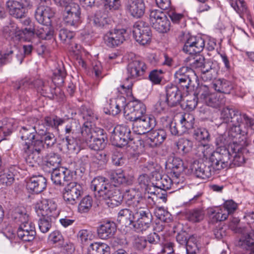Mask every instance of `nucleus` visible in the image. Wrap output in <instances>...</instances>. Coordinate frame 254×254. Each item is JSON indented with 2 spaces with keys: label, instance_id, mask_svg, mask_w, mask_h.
Wrapping results in <instances>:
<instances>
[{
  "label": "nucleus",
  "instance_id": "46",
  "mask_svg": "<svg viewBox=\"0 0 254 254\" xmlns=\"http://www.w3.org/2000/svg\"><path fill=\"white\" fill-rule=\"evenodd\" d=\"M192 142L187 139L181 138L176 143L178 152L182 155L189 153L191 149Z\"/></svg>",
  "mask_w": 254,
  "mask_h": 254
},
{
  "label": "nucleus",
  "instance_id": "25",
  "mask_svg": "<svg viewBox=\"0 0 254 254\" xmlns=\"http://www.w3.org/2000/svg\"><path fill=\"white\" fill-rule=\"evenodd\" d=\"M4 36L14 44H18L21 39V30L14 22H10L3 27Z\"/></svg>",
  "mask_w": 254,
  "mask_h": 254
},
{
  "label": "nucleus",
  "instance_id": "26",
  "mask_svg": "<svg viewBox=\"0 0 254 254\" xmlns=\"http://www.w3.org/2000/svg\"><path fill=\"white\" fill-rule=\"evenodd\" d=\"M191 171L196 177L202 179L210 178L214 172V169L211 165H206L203 163H194Z\"/></svg>",
  "mask_w": 254,
  "mask_h": 254
},
{
  "label": "nucleus",
  "instance_id": "22",
  "mask_svg": "<svg viewBox=\"0 0 254 254\" xmlns=\"http://www.w3.org/2000/svg\"><path fill=\"white\" fill-rule=\"evenodd\" d=\"M75 123H70L67 124L64 128L65 143L67 149L75 153H77L79 150V147L75 140V129L74 125Z\"/></svg>",
  "mask_w": 254,
  "mask_h": 254
},
{
  "label": "nucleus",
  "instance_id": "18",
  "mask_svg": "<svg viewBox=\"0 0 254 254\" xmlns=\"http://www.w3.org/2000/svg\"><path fill=\"white\" fill-rule=\"evenodd\" d=\"M147 69L145 64L142 61L135 59L129 62L127 66L128 78H141Z\"/></svg>",
  "mask_w": 254,
  "mask_h": 254
},
{
  "label": "nucleus",
  "instance_id": "29",
  "mask_svg": "<svg viewBox=\"0 0 254 254\" xmlns=\"http://www.w3.org/2000/svg\"><path fill=\"white\" fill-rule=\"evenodd\" d=\"M116 231V224L111 221L104 222L97 229L98 235L102 239H107L112 237Z\"/></svg>",
  "mask_w": 254,
  "mask_h": 254
},
{
  "label": "nucleus",
  "instance_id": "64",
  "mask_svg": "<svg viewBox=\"0 0 254 254\" xmlns=\"http://www.w3.org/2000/svg\"><path fill=\"white\" fill-rule=\"evenodd\" d=\"M112 160L113 163L117 166H122L126 161L123 154L117 150L114 152Z\"/></svg>",
  "mask_w": 254,
  "mask_h": 254
},
{
  "label": "nucleus",
  "instance_id": "16",
  "mask_svg": "<svg viewBox=\"0 0 254 254\" xmlns=\"http://www.w3.org/2000/svg\"><path fill=\"white\" fill-rule=\"evenodd\" d=\"M41 5L37 8L35 16L37 21L41 24H51V18L55 14L54 11L49 6L44 5L48 4L50 0H40Z\"/></svg>",
  "mask_w": 254,
  "mask_h": 254
},
{
  "label": "nucleus",
  "instance_id": "49",
  "mask_svg": "<svg viewBox=\"0 0 254 254\" xmlns=\"http://www.w3.org/2000/svg\"><path fill=\"white\" fill-rule=\"evenodd\" d=\"M101 136L98 137H94L91 142L88 145L90 148L94 150H102L106 145V142L103 135V130H100Z\"/></svg>",
  "mask_w": 254,
  "mask_h": 254
},
{
  "label": "nucleus",
  "instance_id": "23",
  "mask_svg": "<svg viewBox=\"0 0 254 254\" xmlns=\"http://www.w3.org/2000/svg\"><path fill=\"white\" fill-rule=\"evenodd\" d=\"M179 86L168 84L166 86V99L170 107H174L180 103L182 96Z\"/></svg>",
  "mask_w": 254,
  "mask_h": 254
},
{
  "label": "nucleus",
  "instance_id": "20",
  "mask_svg": "<svg viewBox=\"0 0 254 254\" xmlns=\"http://www.w3.org/2000/svg\"><path fill=\"white\" fill-rule=\"evenodd\" d=\"M47 187V180L42 175L33 176L27 181L26 188L30 192L39 193Z\"/></svg>",
  "mask_w": 254,
  "mask_h": 254
},
{
  "label": "nucleus",
  "instance_id": "45",
  "mask_svg": "<svg viewBox=\"0 0 254 254\" xmlns=\"http://www.w3.org/2000/svg\"><path fill=\"white\" fill-rule=\"evenodd\" d=\"M64 123V120L57 116H47L44 119V123L48 128L58 129L59 126L62 125Z\"/></svg>",
  "mask_w": 254,
  "mask_h": 254
},
{
  "label": "nucleus",
  "instance_id": "42",
  "mask_svg": "<svg viewBox=\"0 0 254 254\" xmlns=\"http://www.w3.org/2000/svg\"><path fill=\"white\" fill-rule=\"evenodd\" d=\"M199 239L194 235L189 237L185 246L187 254H195L199 251Z\"/></svg>",
  "mask_w": 254,
  "mask_h": 254
},
{
  "label": "nucleus",
  "instance_id": "61",
  "mask_svg": "<svg viewBox=\"0 0 254 254\" xmlns=\"http://www.w3.org/2000/svg\"><path fill=\"white\" fill-rule=\"evenodd\" d=\"M81 133V140L85 142L88 146L94 137L91 128L87 126H85L82 127Z\"/></svg>",
  "mask_w": 254,
  "mask_h": 254
},
{
  "label": "nucleus",
  "instance_id": "12",
  "mask_svg": "<svg viewBox=\"0 0 254 254\" xmlns=\"http://www.w3.org/2000/svg\"><path fill=\"white\" fill-rule=\"evenodd\" d=\"M130 121L133 122V131L139 135L148 133L155 125V119L151 115L143 116L142 118Z\"/></svg>",
  "mask_w": 254,
  "mask_h": 254
},
{
  "label": "nucleus",
  "instance_id": "21",
  "mask_svg": "<svg viewBox=\"0 0 254 254\" xmlns=\"http://www.w3.org/2000/svg\"><path fill=\"white\" fill-rule=\"evenodd\" d=\"M51 180L57 185H64V182L70 181L72 179V174L70 171L63 168H52Z\"/></svg>",
  "mask_w": 254,
  "mask_h": 254
},
{
  "label": "nucleus",
  "instance_id": "52",
  "mask_svg": "<svg viewBox=\"0 0 254 254\" xmlns=\"http://www.w3.org/2000/svg\"><path fill=\"white\" fill-rule=\"evenodd\" d=\"M193 137L198 141L208 142L210 135L208 130L205 128H198L194 130Z\"/></svg>",
  "mask_w": 254,
  "mask_h": 254
},
{
  "label": "nucleus",
  "instance_id": "27",
  "mask_svg": "<svg viewBox=\"0 0 254 254\" xmlns=\"http://www.w3.org/2000/svg\"><path fill=\"white\" fill-rule=\"evenodd\" d=\"M146 143L151 147H156L164 141L166 138V133L164 129L153 130L147 133Z\"/></svg>",
  "mask_w": 254,
  "mask_h": 254
},
{
  "label": "nucleus",
  "instance_id": "35",
  "mask_svg": "<svg viewBox=\"0 0 254 254\" xmlns=\"http://www.w3.org/2000/svg\"><path fill=\"white\" fill-rule=\"evenodd\" d=\"M124 197L127 200V203L129 207V209H131V204H132L134 203L135 205H137L143 202V199L139 196V192L134 189L126 190L123 195Z\"/></svg>",
  "mask_w": 254,
  "mask_h": 254
},
{
  "label": "nucleus",
  "instance_id": "50",
  "mask_svg": "<svg viewBox=\"0 0 254 254\" xmlns=\"http://www.w3.org/2000/svg\"><path fill=\"white\" fill-rule=\"evenodd\" d=\"M62 161L60 155L57 153L51 152L46 156V165L52 168H58Z\"/></svg>",
  "mask_w": 254,
  "mask_h": 254
},
{
  "label": "nucleus",
  "instance_id": "14",
  "mask_svg": "<svg viewBox=\"0 0 254 254\" xmlns=\"http://www.w3.org/2000/svg\"><path fill=\"white\" fill-rule=\"evenodd\" d=\"M80 11L79 6L71 3L66 7L64 14V21L68 26L76 28L80 23Z\"/></svg>",
  "mask_w": 254,
  "mask_h": 254
},
{
  "label": "nucleus",
  "instance_id": "63",
  "mask_svg": "<svg viewBox=\"0 0 254 254\" xmlns=\"http://www.w3.org/2000/svg\"><path fill=\"white\" fill-rule=\"evenodd\" d=\"M74 36V33L66 29H63L60 31L59 37L61 40L67 44H70L71 40Z\"/></svg>",
  "mask_w": 254,
  "mask_h": 254
},
{
  "label": "nucleus",
  "instance_id": "24",
  "mask_svg": "<svg viewBox=\"0 0 254 254\" xmlns=\"http://www.w3.org/2000/svg\"><path fill=\"white\" fill-rule=\"evenodd\" d=\"M34 87L37 88L38 92L41 94L42 92H45L47 90V87H49V83L47 82H44L41 79H37L33 83V80L26 78L20 81L19 86L16 87L17 89L25 90L27 88H32Z\"/></svg>",
  "mask_w": 254,
  "mask_h": 254
},
{
  "label": "nucleus",
  "instance_id": "40",
  "mask_svg": "<svg viewBox=\"0 0 254 254\" xmlns=\"http://www.w3.org/2000/svg\"><path fill=\"white\" fill-rule=\"evenodd\" d=\"M66 76V71L63 64H59L54 70L52 81L57 86L62 85Z\"/></svg>",
  "mask_w": 254,
  "mask_h": 254
},
{
  "label": "nucleus",
  "instance_id": "3",
  "mask_svg": "<svg viewBox=\"0 0 254 254\" xmlns=\"http://www.w3.org/2000/svg\"><path fill=\"white\" fill-rule=\"evenodd\" d=\"M90 188L94 191L95 197L104 199L107 205L114 207L120 205L123 199V195L115 186L109 184L104 177H97L91 182Z\"/></svg>",
  "mask_w": 254,
  "mask_h": 254
},
{
  "label": "nucleus",
  "instance_id": "15",
  "mask_svg": "<svg viewBox=\"0 0 254 254\" xmlns=\"http://www.w3.org/2000/svg\"><path fill=\"white\" fill-rule=\"evenodd\" d=\"M133 37L140 45L149 44L151 39L152 34L150 28L145 26L142 22L136 23L133 29Z\"/></svg>",
  "mask_w": 254,
  "mask_h": 254
},
{
  "label": "nucleus",
  "instance_id": "10",
  "mask_svg": "<svg viewBox=\"0 0 254 254\" xmlns=\"http://www.w3.org/2000/svg\"><path fill=\"white\" fill-rule=\"evenodd\" d=\"M34 208L39 216L55 219L60 214L56 203L51 199H42L38 200L35 204Z\"/></svg>",
  "mask_w": 254,
  "mask_h": 254
},
{
  "label": "nucleus",
  "instance_id": "36",
  "mask_svg": "<svg viewBox=\"0 0 254 254\" xmlns=\"http://www.w3.org/2000/svg\"><path fill=\"white\" fill-rule=\"evenodd\" d=\"M213 88L219 93L229 94L233 88L231 82L225 79L216 80L212 84Z\"/></svg>",
  "mask_w": 254,
  "mask_h": 254
},
{
  "label": "nucleus",
  "instance_id": "5",
  "mask_svg": "<svg viewBox=\"0 0 254 254\" xmlns=\"http://www.w3.org/2000/svg\"><path fill=\"white\" fill-rule=\"evenodd\" d=\"M44 147L42 139H39L37 136L30 142L22 144V149L26 154L25 161L27 165L30 167H35L39 164L41 160V152Z\"/></svg>",
  "mask_w": 254,
  "mask_h": 254
},
{
  "label": "nucleus",
  "instance_id": "57",
  "mask_svg": "<svg viewBox=\"0 0 254 254\" xmlns=\"http://www.w3.org/2000/svg\"><path fill=\"white\" fill-rule=\"evenodd\" d=\"M168 106H170L169 103L166 100L165 96L163 95L160 97L158 102L155 105L154 110L157 113L161 114L167 111Z\"/></svg>",
  "mask_w": 254,
  "mask_h": 254
},
{
  "label": "nucleus",
  "instance_id": "8",
  "mask_svg": "<svg viewBox=\"0 0 254 254\" xmlns=\"http://www.w3.org/2000/svg\"><path fill=\"white\" fill-rule=\"evenodd\" d=\"M175 82L178 86L187 93L190 88L193 87V80L196 79V74L191 68L183 66L176 72Z\"/></svg>",
  "mask_w": 254,
  "mask_h": 254
},
{
  "label": "nucleus",
  "instance_id": "33",
  "mask_svg": "<svg viewBox=\"0 0 254 254\" xmlns=\"http://www.w3.org/2000/svg\"><path fill=\"white\" fill-rule=\"evenodd\" d=\"M110 179L114 183L113 186L121 184L130 185L132 182V177L127 176L121 170L112 171L110 173Z\"/></svg>",
  "mask_w": 254,
  "mask_h": 254
},
{
  "label": "nucleus",
  "instance_id": "44",
  "mask_svg": "<svg viewBox=\"0 0 254 254\" xmlns=\"http://www.w3.org/2000/svg\"><path fill=\"white\" fill-rule=\"evenodd\" d=\"M194 118L190 114H185L182 115L180 120L182 127V132H185L187 130L192 128L194 125Z\"/></svg>",
  "mask_w": 254,
  "mask_h": 254
},
{
  "label": "nucleus",
  "instance_id": "37",
  "mask_svg": "<svg viewBox=\"0 0 254 254\" xmlns=\"http://www.w3.org/2000/svg\"><path fill=\"white\" fill-rule=\"evenodd\" d=\"M35 35L43 40L51 39L53 36L54 31L50 24H42L35 29Z\"/></svg>",
  "mask_w": 254,
  "mask_h": 254
},
{
  "label": "nucleus",
  "instance_id": "31",
  "mask_svg": "<svg viewBox=\"0 0 254 254\" xmlns=\"http://www.w3.org/2000/svg\"><path fill=\"white\" fill-rule=\"evenodd\" d=\"M207 213L209 217V223L212 224L224 221L228 217L226 210L221 207L209 208L207 209Z\"/></svg>",
  "mask_w": 254,
  "mask_h": 254
},
{
  "label": "nucleus",
  "instance_id": "9",
  "mask_svg": "<svg viewBox=\"0 0 254 254\" xmlns=\"http://www.w3.org/2000/svg\"><path fill=\"white\" fill-rule=\"evenodd\" d=\"M18 219L21 223L17 230L18 238L24 242L33 241L36 236L34 224L28 221V216L26 214H19Z\"/></svg>",
  "mask_w": 254,
  "mask_h": 254
},
{
  "label": "nucleus",
  "instance_id": "39",
  "mask_svg": "<svg viewBox=\"0 0 254 254\" xmlns=\"http://www.w3.org/2000/svg\"><path fill=\"white\" fill-rule=\"evenodd\" d=\"M36 133L35 127L29 126L23 127L19 131L20 137L25 142H30L34 139Z\"/></svg>",
  "mask_w": 254,
  "mask_h": 254
},
{
  "label": "nucleus",
  "instance_id": "38",
  "mask_svg": "<svg viewBox=\"0 0 254 254\" xmlns=\"http://www.w3.org/2000/svg\"><path fill=\"white\" fill-rule=\"evenodd\" d=\"M110 250L106 244L96 242L90 245L87 254H110Z\"/></svg>",
  "mask_w": 254,
  "mask_h": 254
},
{
  "label": "nucleus",
  "instance_id": "47",
  "mask_svg": "<svg viewBox=\"0 0 254 254\" xmlns=\"http://www.w3.org/2000/svg\"><path fill=\"white\" fill-rule=\"evenodd\" d=\"M229 3L233 8L241 17L242 15L247 13V6L243 0H229Z\"/></svg>",
  "mask_w": 254,
  "mask_h": 254
},
{
  "label": "nucleus",
  "instance_id": "60",
  "mask_svg": "<svg viewBox=\"0 0 254 254\" xmlns=\"http://www.w3.org/2000/svg\"><path fill=\"white\" fill-rule=\"evenodd\" d=\"M35 35L34 27H26L21 30V40L27 42H32Z\"/></svg>",
  "mask_w": 254,
  "mask_h": 254
},
{
  "label": "nucleus",
  "instance_id": "4",
  "mask_svg": "<svg viewBox=\"0 0 254 254\" xmlns=\"http://www.w3.org/2000/svg\"><path fill=\"white\" fill-rule=\"evenodd\" d=\"M221 118L230 127V133L234 137L246 133L249 127H254V119L239 110L224 108L221 111Z\"/></svg>",
  "mask_w": 254,
  "mask_h": 254
},
{
  "label": "nucleus",
  "instance_id": "17",
  "mask_svg": "<svg viewBox=\"0 0 254 254\" xmlns=\"http://www.w3.org/2000/svg\"><path fill=\"white\" fill-rule=\"evenodd\" d=\"M126 30L124 29H114L107 32L103 37L106 45L109 47H115L122 44L125 40Z\"/></svg>",
  "mask_w": 254,
  "mask_h": 254
},
{
  "label": "nucleus",
  "instance_id": "43",
  "mask_svg": "<svg viewBox=\"0 0 254 254\" xmlns=\"http://www.w3.org/2000/svg\"><path fill=\"white\" fill-rule=\"evenodd\" d=\"M205 211L202 208H195L190 210L187 214L188 220L192 223H198L203 220Z\"/></svg>",
  "mask_w": 254,
  "mask_h": 254
},
{
  "label": "nucleus",
  "instance_id": "11",
  "mask_svg": "<svg viewBox=\"0 0 254 254\" xmlns=\"http://www.w3.org/2000/svg\"><path fill=\"white\" fill-rule=\"evenodd\" d=\"M149 115L146 114V106L139 100L130 101L125 107L124 117L127 120H134L143 116Z\"/></svg>",
  "mask_w": 254,
  "mask_h": 254
},
{
  "label": "nucleus",
  "instance_id": "54",
  "mask_svg": "<svg viewBox=\"0 0 254 254\" xmlns=\"http://www.w3.org/2000/svg\"><path fill=\"white\" fill-rule=\"evenodd\" d=\"M198 152L199 156L206 159L209 158L210 161V157L212 154L215 152L213 150V147L212 145L208 144H200L198 147Z\"/></svg>",
  "mask_w": 254,
  "mask_h": 254
},
{
  "label": "nucleus",
  "instance_id": "30",
  "mask_svg": "<svg viewBox=\"0 0 254 254\" xmlns=\"http://www.w3.org/2000/svg\"><path fill=\"white\" fill-rule=\"evenodd\" d=\"M128 12L134 17L140 18L143 15L145 5L143 0H132L127 6Z\"/></svg>",
  "mask_w": 254,
  "mask_h": 254
},
{
  "label": "nucleus",
  "instance_id": "7",
  "mask_svg": "<svg viewBox=\"0 0 254 254\" xmlns=\"http://www.w3.org/2000/svg\"><path fill=\"white\" fill-rule=\"evenodd\" d=\"M197 100L206 105L217 108L224 104L225 101L219 93L212 92L206 85H201L198 89Z\"/></svg>",
  "mask_w": 254,
  "mask_h": 254
},
{
  "label": "nucleus",
  "instance_id": "56",
  "mask_svg": "<svg viewBox=\"0 0 254 254\" xmlns=\"http://www.w3.org/2000/svg\"><path fill=\"white\" fill-rule=\"evenodd\" d=\"M53 218L43 217L38 221V226L40 231L43 233L48 232L52 227V222Z\"/></svg>",
  "mask_w": 254,
  "mask_h": 254
},
{
  "label": "nucleus",
  "instance_id": "32",
  "mask_svg": "<svg viewBox=\"0 0 254 254\" xmlns=\"http://www.w3.org/2000/svg\"><path fill=\"white\" fill-rule=\"evenodd\" d=\"M68 49L71 54L74 57L75 65L86 69L87 68L86 62L81 56L82 52L81 46L73 41H71L69 44Z\"/></svg>",
  "mask_w": 254,
  "mask_h": 254
},
{
  "label": "nucleus",
  "instance_id": "34",
  "mask_svg": "<svg viewBox=\"0 0 254 254\" xmlns=\"http://www.w3.org/2000/svg\"><path fill=\"white\" fill-rule=\"evenodd\" d=\"M126 105V99L125 97L122 96L111 100L108 113L110 114L115 116L120 113L122 109H123V112L124 113V109Z\"/></svg>",
  "mask_w": 254,
  "mask_h": 254
},
{
  "label": "nucleus",
  "instance_id": "28",
  "mask_svg": "<svg viewBox=\"0 0 254 254\" xmlns=\"http://www.w3.org/2000/svg\"><path fill=\"white\" fill-rule=\"evenodd\" d=\"M6 6L10 15L16 18H22L26 13V9L23 4L13 0L6 2Z\"/></svg>",
  "mask_w": 254,
  "mask_h": 254
},
{
  "label": "nucleus",
  "instance_id": "51",
  "mask_svg": "<svg viewBox=\"0 0 254 254\" xmlns=\"http://www.w3.org/2000/svg\"><path fill=\"white\" fill-rule=\"evenodd\" d=\"M42 132L39 130V135L41 136V139L46 145L47 148L52 147L56 142L57 139L53 133L47 132L46 131L42 130Z\"/></svg>",
  "mask_w": 254,
  "mask_h": 254
},
{
  "label": "nucleus",
  "instance_id": "1",
  "mask_svg": "<svg viewBox=\"0 0 254 254\" xmlns=\"http://www.w3.org/2000/svg\"><path fill=\"white\" fill-rule=\"evenodd\" d=\"M118 219L126 225H132L137 232L146 231L152 220V214L143 202L135 205L131 204V209H123L118 213Z\"/></svg>",
  "mask_w": 254,
  "mask_h": 254
},
{
  "label": "nucleus",
  "instance_id": "2",
  "mask_svg": "<svg viewBox=\"0 0 254 254\" xmlns=\"http://www.w3.org/2000/svg\"><path fill=\"white\" fill-rule=\"evenodd\" d=\"M244 147L236 142H233L226 147L217 149L210 157L211 166L214 170H220L227 168L231 164L230 156L233 158L232 163L235 166H241L245 162L243 151Z\"/></svg>",
  "mask_w": 254,
  "mask_h": 254
},
{
  "label": "nucleus",
  "instance_id": "62",
  "mask_svg": "<svg viewBox=\"0 0 254 254\" xmlns=\"http://www.w3.org/2000/svg\"><path fill=\"white\" fill-rule=\"evenodd\" d=\"M201 72V78L205 81H210L216 78L217 75V69L211 67L209 69H203Z\"/></svg>",
  "mask_w": 254,
  "mask_h": 254
},
{
  "label": "nucleus",
  "instance_id": "13",
  "mask_svg": "<svg viewBox=\"0 0 254 254\" xmlns=\"http://www.w3.org/2000/svg\"><path fill=\"white\" fill-rule=\"evenodd\" d=\"M81 186L76 182L69 183L64 189L63 196L67 204L74 205L82 193Z\"/></svg>",
  "mask_w": 254,
  "mask_h": 254
},
{
  "label": "nucleus",
  "instance_id": "41",
  "mask_svg": "<svg viewBox=\"0 0 254 254\" xmlns=\"http://www.w3.org/2000/svg\"><path fill=\"white\" fill-rule=\"evenodd\" d=\"M241 247L246 250L254 249V232L251 231L249 233L243 235L239 241Z\"/></svg>",
  "mask_w": 254,
  "mask_h": 254
},
{
  "label": "nucleus",
  "instance_id": "59",
  "mask_svg": "<svg viewBox=\"0 0 254 254\" xmlns=\"http://www.w3.org/2000/svg\"><path fill=\"white\" fill-rule=\"evenodd\" d=\"M166 15L164 12L159 9H152L150 10L149 15V20L150 24L154 25L155 23L164 18Z\"/></svg>",
  "mask_w": 254,
  "mask_h": 254
},
{
  "label": "nucleus",
  "instance_id": "19",
  "mask_svg": "<svg viewBox=\"0 0 254 254\" xmlns=\"http://www.w3.org/2000/svg\"><path fill=\"white\" fill-rule=\"evenodd\" d=\"M204 46L205 42L202 38L190 36L185 42L183 51L187 54L194 55L202 51Z\"/></svg>",
  "mask_w": 254,
  "mask_h": 254
},
{
  "label": "nucleus",
  "instance_id": "58",
  "mask_svg": "<svg viewBox=\"0 0 254 254\" xmlns=\"http://www.w3.org/2000/svg\"><path fill=\"white\" fill-rule=\"evenodd\" d=\"M92 199L89 196L83 197L78 204V210L81 213L88 212L92 206Z\"/></svg>",
  "mask_w": 254,
  "mask_h": 254
},
{
  "label": "nucleus",
  "instance_id": "6",
  "mask_svg": "<svg viewBox=\"0 0 254 254\" xmlns=\"http://www.w3.org/2000/svg\"><path fill=\"white\" fill-rule=\"evenodd\" d=\"M130 133V128L127 126L118 125L112 132L111 140L115 146L120 147L126 146L127 148L130 147L131 149L134 151L135 149L132 146L133 142Z\"/></svg>",
  "mask_w": 254,
  "mask_h": 254
},
{
  "label": "nucleus",
  "instance_id": "55",
  "mask_svg": "<svg viewBox=\"0 0 254 254\" xmlns=\"http://www.w3.org/2000/svg\"><path fill=\"white\" fill-rule=\"evenodd\" d=\"M155 186L161 190H167L172 187V181L171 178L167 175L163 176L157 181Z\"/></svg>",
  "mask_w": 254,
  "mask_h": 254
},
{
  "label": "nucleus",
  "instance_id": "48",
  "mask_svg": "<svg viewBox=\"0 0 254 254\" xmlns=\"http://www.w3.org/2000/svg\"><path fill=\"white\" fill-rule=\"evenodd\" d=\"M170 167L172 169L171 173L175 172L177 175H178V173H182L187 168L183 160L178 157H174L171 162L170 163Z\"/></svg>",
  "mask_w": 254,
  "mask_h": 254
},
{
  "label": "nucleus",
  "instance_id": "53",
  "mask_svg": "<svg viewBox=\"0 0 254 254\" xmlns=\"http://www.w3.org/2000/svg\"><path fill=\"white\" fill-rule=\"evenodd\" d=\"M152 27L160 33H166L170 29V22L167 17L166 16L157 21V23H155Z\"/></svg>",
  "mask_w": 254,
  "mask_h": 254
}]
</instances>
